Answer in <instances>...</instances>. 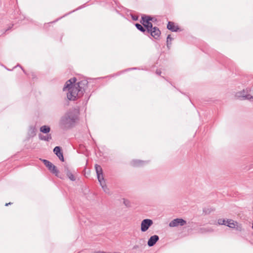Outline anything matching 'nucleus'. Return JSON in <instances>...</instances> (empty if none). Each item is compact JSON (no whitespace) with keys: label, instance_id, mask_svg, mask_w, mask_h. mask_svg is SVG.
<instances>
[{"label":"nucleus","instance_id":"30","mask_svg":"<svg viewBox=\"0 0 253 253\" xmlns=\"http://www.w3.org/2000/svg\"><path fill=\"white\" fill-rule=\"evenodd\" d=\"M161 73H162V72H161V70H158V69H157V70H156V73L158 75H161Z\"/></svg>","mask_w":253,"mask_h":253},{"label":"nucleus","instance_id":"32","mask_svg":"<svg viewBox=\"0 0 253 253\" xmlns=\"http://www.w3.org/2000/svg\"><path fill=\"white\" fill-rule=\"evenodd\" d=\"M11 204H12V203L9 202V203H6V204H5V206H8V205H11Z\"/></svg>","mask_w":253,"mask_h":253},{"label":"nucleus","instance_id":"36","mask_svg":"<svg viewBox=\"0 0 253 253\" xmlns=\"http://www.w3.org/2000/svg\"><path fill=\"white\" fill-rule=\"evenodd\" d=\"M10 28H9L7 29L5 31V32H6L7 31L9 30V29Z\"/></svg>","mask_w":253,"mask_h":253},{"label":"nucleus","instance_id":"16","mask_svg":"<svg viewBox=\"0 0 253 253\" xmlns=\"http://www.w3.org/2000/svg\"><path fill=\"white\" fill-rule=\"evenodd\" d=\"M146 162L138 160H134L131 162V165L133 167H139L145 163Z\"/></svg>","mask_w":253,"mask_h":253},{"label":"nucleus","instance_id":"7","mask_svg":"<svg viewBox=\"0 0 253 253\" xmlns=\"http://www.w3.org/2000/svg\"><path fill=\"white\" fill-rule=\"evenodd\" d=\"M88 81L86 80H83L76 83V85L77 88L78 90H82L83 91V93H82V96H83L84 93L85 91V88H86L88 84Z\"/></svg>","mask_w":253,"mask_h":253},{"label":"nucleus","instance_id":"9","mask_svg":"<svg viewBox=\"0 0 253 253\" xmlns=\"http://www.w3.org/2000/svg\"><path fill=\"white\" fill-rule=\"evenodd\" d=\"M54 153L58 157L59 159L61 162L64 161L63 154L62 151L61 147L60 146H56L54 148L53 150Z\"/></svg>","mask_w":253,"mask_h":253},{"label":"nucleus","instance_id":"33","mask_svg":"<svg viewBox=\"0 0 253 253\" xmlns=\"http://www.w3.org/2000/svg\"><path fill=\"white\" fill-rule=\"evenodd\" d=\"M96 253H106L105 252H103V251H98V252H96Z\"/></svg>","mask_w":253,"mask_h":253},{"label":"nucleus","instance_id":"17","mask_svg":"<svg viewBox=\"0 0 253 253\" xmlns=\"http://www.w3.org/2000/svg\"><path fill=\"white\" fill-rule=\"evenodd\" d=\"M50 126L46 125L42 126L40 128V131L45 134H49L48 133L50 132Z\"/></svg>","mask_w":253,"mask_h":253},{"label":"nucleus","instance_id":"21","mask_svg":"<svg viewBox=\"0 0 253 253\" xmlns=\"http://www.w3.org/2000/svg\"><path fill=\"white\" fill-rule=\"evenodd\" d=\"M173 39L171 37L170 35H169L167 38V46L168 48L169 49L171 44V41Z\"/></svg>","mask_w":253,"mask_h":253},{"label":"nucleus","instance_id":"34","mask_svg":"<svg viewBox=\"0 0 253 253\" xmlns=\"http://www.w3.org/2000/svg\"><path fill=\"white\" fill-rule=\"evenodd\" d=\"M17 66H19L20 67V68L22 69V70L23 71V72L26 73L25 71H24V70L23 69V68L20 65H18Z\"/></svg>","mask_w":253,"mask_h":253},{"label":"nucleus","instance_id":"13","mask_svg":"<svg viewBox=\"0 0 253 253\" xmlns=\"http://www.w3.org/2000/svg\"><path fill=\"white\" fill-rule=\"evenodd\" d=\"M150 18L149 17H146V15H143L141 16L140 23L145 27L150 22Z\"/></svg>","mask_w":253,"mask_h":253},{"label":"nucleus","instance_id":"19","mask_svg":"<svg viewBox=\"0 0 253 253\" xmlns=\"http://www.w3.org/2000/svg\"><path fill=\"white\" fill-rule=\"evenodd\" d=\"M236 223H237V221H235L231 219H227V224H226V226H227L231 228H235Z\"/></svg>","mask_w":253,"mask_h":253},{"label":"nucleus","instance_id":"28","mask_svg":"<svg viewBox=\"0 0 253 253\" xmlns=\"http://www.w3.org/2000/svg\"><path fill=\"white\" fill-rule=\"evenodd\" d=\"M146 17H149L151 19H150V22L151 21H155L156 20V19H155V18L154 17H152L151 16H150V15H146Z\"/></svg>","mask_w":253,"mask_h":253},{"label":"nucleus","instance_id":"22","mask_svg":"<svg viewBox=\"0 0 253 253\" xmlns=\"http://www.w3.org/2000/svg\"><path fill=\"white\" fill-rule=\"evenodd\" d=\"M67 177L71 180V181H75L76 178L74 176V175L72 174V173L71 171H68L67 173L66 174Z\"/></svg>","mask_w":253,"mask_h":253},{"label":"nucleus","instance_id":"1","mask_svg":"<svg viewBox=\"0 0 253 253\" xmlns=\"http://www.w3.org/2000/svg\"><path fill=\"white\" fill-rule=\"evenodd\" d=\"M80 111L76 108H72L68 111L60 119V127L67 130L75 126L79 120Z\"/></svg>","mask_w":253,"mask_h":253},{"label":"nucleus","instance_id":"11","mask_svg":"<svg viewBox=\"0 0 253 253\" xmlns=\"http://www.w3.org/2000/svg\"><path fill=\"white\" fill-rule=\"evenodd\" d=\"M159 237L157 235H154L150 237L148 239L147 244L150 247L154 246L156 243L159 241Z\"/></svg>","mask_w":253,"mask_h":253},{"label":"nucleus","instance_id":"20","mask_svg":"<svg viewBox=\"0 0 253 253\" xmlns=\"http://www.w3.org/2000/svg\"><path fill=\"white\" fill-rule=\"evenodd\" d=\"M215 209L212 208H204L203 209V212L205 214H209L212 211H214Z\"/></svg>","mask_w":253,"mask_h":253},{"label":"nucleus","instance_id":"23","mask_svg":"<svg viewBox=\"0 0 253 253\" xmlns=\"http://www.w3.org/2000/svg\"><path fill=\"white\" fill-rule=\"evenodd\" d=\"M146 30H147V33L152 30L154 28L153 27V24L150 22V23L147 25V26H145Z\"/></svg>","mask_w":253,"mask_h":253},{"label":"nucleus","instance_id":"10","mask_svg":"<svg viewBox=\"0 0 253 253\" xmlns=\"http://www.w3.org/2000/svg\"><path fill=\"white\" fill-rule=\"evenodd\" d=\"M150 34V35L153 37L154 39L157 40L160 37L161 32L157 27H154V28L149 32H148L147 34Z\"/></svg>","mask_w":253,"mask_h":253},{"label":"nucleus","instance_id":"26","mask_svg":"<svg viewBox=\"0 0 253 253\" xmlns=\"http://www.w3.org/2000/svg\"><path fill=\"white\" fill-rule=\"evenodd\" d=\"M124 204L127 207H130V203L129 202V201L127 200H125L124 199Z\"/></svg>","mask_w":253,"mask_h":253},{"label":"nucleus","instance_id":"2","mask_svg":"<svg viewBox=\"0 0 253 253\" xmlns=\"http://www.w3.org/2000/svg\"><path fill=\"white\" fill-rule=\"evenodd\" d=\"M76 78L73 77L68 80L64 84L63 90L64 91H68L67 93V97L69 100L75 101L78 98L82 97L83 91L77 89L76 85Z\"/></svg>","mask_w":253,"mask_h":253},{"label":"nucleus","instance_id":"14","mask_svg":"<svg viewBox=\"0 0 253 253\" xmlns=\"http://www.w3.org/2000/svg\"><path fill=\"white\" fill-rule=\"evenodd\" d=\"M37 129L35 126H30L28 130V135L33 137L36 135Z\"/></svg>","mask_w":253,"mask_h":253},{"label":"nucleus","instance_id":"27","mask_svg":"<svg viewBox=\"0 0 253 253\" xmlns=\"http://www.w3.org/2000/svg\"><path fill=\"white\" fill-rule=\"evenodd\" d=\"M131 18L134 21H137L138 20V17L137 15L131 14Z\"/></svg>","mask_w":253,"mask_h":253},{"label":"nucleus","instance_id":"25","mask_svg":"<svg viewBox=\"0 0 253 253\" xmlns=\"http://www.w3.org/2000/svg\"><path fill=\"white\" fill-rule=\"evenodd\" d=\"M235 228L236 229V230L237 231H238L240 232L242 231L243 230L242 225L241 224H239L238 222H237V223H236Z\"/></svg>","mask_w":253,"mask_h":253},{"label":"nucleus","instance_id":"24","mask_svg":"<svg viewBox=\"0 0 253 253\" xmlns=\"http://www.w3.org/2000/svg\"><path fill=\"white\" fill-rule=\"evenodd\" d=\"M217 222L219 225H226L227 220L225 219L219 218L218 219Z\"/></svg>","mask_w":253,"mask_h":253},{"label":"nucleus","instance_id":"3","mask_svg":"<svg viewBox=\"0 0 253 253\" xmlns=\"http://www.w3.org/2000/svg\"><path fill=\"white\" fill-rule=\"evenodd\" d=\"M95 169L97 174V179L101 186L103 191L107 194H110V190L105 184L103 170L101 167L97 164L95 165Z\"/></svg>","mask_w":253,"mask_h":253},{"label":"nucleus","instance_id":"6","mask_svg":"<svg viewBox=\"0 0 253 253\" xmlns=\"http://www.w3.org/2000/svg\"><path fill=\"white\" fill-rule=\"evenodd\" d=\"M153 224V221L150 219H143L141 223V230L142 232L146 231Z\"/></svg>","mask_w":253,"mask_h":253},{"label":"nucleus","instance_id":"8","mask_svg":"<svg viewBox=\"0 0 253 253\" xmlns=\"http://www.w3.org/2000/svg\"><path fill=\"white\" fill-rule=\"evenodd\" d=\"M186 223V221L182 218H175L169 223L170 227H176L178 225L183 226Z\"/></svg>","mask_w":253,"mask_h":253},{"label":"nucleus","instance_id":"29","mask_svg":"<svg viewBox=\"0 0 253 253\" xmlns=\"http://www.w3.org/2000/svg\"><path fill=\"white\" fill-rule=\"evenodd\" d=\"M68 171H70V169H69L68 167L67 166H65L64 167V171L66 173V174L68 172Z\"/></svg>","mask_w":253,"mask_h":253},{"label":"nucleus","instance_id":"15","mask_svg":"<svg viewBox=\"0 0 253 253\" xmlns=\"http://www.w3.org/2000/svg\"><path fill=\"white\" fill-rule=\"evenodd\" d=\"M39 137L40 140H44L46 141H49L52 139L51 134H47L46 135L44 136L40 133L39 134Z\"/></svg>","mask_w":253,"mask_h":253},{"label":"nucleus","instance_id":"31","mask_svg":"<svg viewBox=\"0 0 253 253\" xmlns=\"http://www.w3.org/2000/svg\"><path fill=\"white\" fill-rule=\"evenodd\" d=\"M139 248V246L138 245H135L133 246L132 249L133 250H136Z\"/></svg>","mask_w":253,"mask_h":253},{"label":"nucleus","instance_id":"4","mask_svg":"<svg viewBox=\"0 0 253 253\" xmlns=\"http://www.w3.org/2000/svg\"><path fill=\"white\" fill-rule=\"evenodd\" d=\"M44 165L52 173L54 174L56 176L61 178V177L59 175V171L58 170L57 167L54 166L52 163L48 160L43 159L42 160Z\"/></svg>","mask_w":253,"mask_h":253},{"label":"nucleus","instance_id":"12","mask_svg":"<svg viewBox=\"0 0 253 253\" xmlns=\"http://www.w3.org/2000/svg\"><path fill=\"white\" fill-rule=\"evenodd\" d=\"M167 29L173 32H176L180 30L179 27L177 25H175V23L172 21L168 22Z\"/></svg>","mask_w":253,"mask_h":253},{"label":"nucleus","instance_id":"18","mask_svg":"<svg viewBox=\"0 0 253 253\" xmlns=\"http://www.w3.org/2000/svg\"><path fill=\"white\" fill-rule=\"evenodd\" d=\"M135 26L137 29H138L140 32H142L145 35H147V30H146V28L144 26L139 23L135 24Z\"/></svg>","mask_w":253,"mask_h":253},{"label":"nucleus","instance_id":"5","mask_svg":"<svg viewBox=\"0 0 253 253\" xmlns=\"http://www.w3.org/2000/svg\"><path fill=\"white\" fill-rule=\"evenodd\" d=\"M248 91H246L244 89L236 93V96L240 100H251L253 98V96L248 94Z\"/></svg>","mask_w":253,"mask_h":253},{"label":"nucleus","instance_id":"35","mask_svg":"<svg viewBox=\"0 0 253 253\" xmlns=\"http://www.w3.org/2000/svg\"><path fill=\"white\" fill-rule=\"evenodd\" d=\"M140 241H142L143 243H144L145 242V241L143 240V239H141L140 240Z\"/></svg>","mask_w":253,"mask_h":253}]
</instances>
